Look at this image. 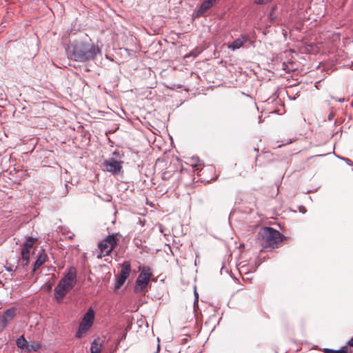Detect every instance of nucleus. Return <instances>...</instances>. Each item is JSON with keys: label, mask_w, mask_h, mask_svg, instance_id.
Listing matches in <instances>:
<instances>
[{"label": "nucleus", "mask_w": 353, "mask_h": 353, "mask_svg": "<svg viewBox=\"0 0 353 353\" xmlns=\"http://www.w3.org/2000/svg\"><path fill=\"white\" fill-rule=\"evenodd\" d=\"M77 270L74 267H70L67 273L59 281L54 288V297L57 302H60L64 296L72 289L76 283Z\"/></svg>", "instance_id": "nucleus-2"}, {"label": "nucleus", "mask_w": 353, "mask_h": 353, "mask_svg": "<svg viewBox=\"0 0 353 353\" xmlns=\"http://www.w3.org/2000/svg\"><path fill=\"white\" fill-rule=\"evenodd\" d=\"M194 294H195V301H194V307H195L196 305L197 304V302H198V299H199V296H198V294L196 293V292L195 291L194 292Z\"/></svg>", "instance_id": "nucleus-21"}, {"label": "nucleus", "mask_w": 353, "mask_h": 353, "mask_svg": "<svg viewBox=\"0 0 353 353\" xmlns=\"http://www.w3.org/2000/svg\"><path fill=\"white\" fill-rule=\"evenodd\" d=\"M117 235L118 234L109 235L99 243V254L97 256L98 258L108 256L112 251L117 243V239H116Z\"/></svg>", "instance_id": "nucleus-4"}, {"label": "nucleus", "mask_w": 353, "mask_h": 353, "mask_svg": "<svg viewBox=\"0 0 353 353\" xmlns=\"http://www.w3.org/2000/svg\"><path fill=\"white\" fill-rule=\"evenodd\" d=\"M130 270L131 266L130 262L125 261L121 265V270L119 276H124L125 279H128L130 275Z\"/></svg>", "instance_id": "nucleus-13"}, {"label": "nucleus", "mask_w": 353, "mask_h": 353, "mask_svg": "<svg viewBox=\"0 0 353 353\" xmlns=\"http://www.w3.org/2000/svg\"><path fill=\"white\" fill-rule=\"evenodd\" d=\"M17 312L18 309L17 307H11L6 310L1 317V323L6 325L11 321L15 317Z\"/></svg>", "instance_id": "nucleus-9"}, {"label": "nucleus", "mask_w": 353, "mask_h": 353, "mask_svg": "<svg viewBox=\"0 0 353 353\" xmlns=\"http://www.w3.org/2000/svg\"><path fill=\"white\" fill-rule=\"evenodd\" d=\"M47 258L48 256L45 252H43L41 254H40L34 262L32 272H34L37 269L41 266L46 261Z\"/></svg>", "instance_id": "nucleus-12"}, {"label": "nucleus", "mask_w": 353, "mask_h": 353, "mask_svg": "<svg viewBox=\"0 0 353 353\" xmlns=\"http://www.w3.org/2000/svg\"><path fill=\"white\" fill-rule=\"evenodd\" d=\"M30 253L26 251H21V257L19 260V263L23 267H26L28 265L30 261Z\"/></svg>", "instance_id": "nucleus-14"}, {"label": "nucleus", "mask_w": 353, "mask_h": 353, "mask_svg": "<svg viewBox=\"0 0 353 353\" xmlns=\"http://www.w3.org/2000/svg\"><path fill=\"white\" fill-rule=\"evenodd\" d=\"M248 40V36L241 35V37L236 39L232 43H230L228 47L232 50H236L241 48Z\"/></svg>", "instance_id": "nucleus-10"}, {"label": "nucleus", "mask_w": 353, "mask_h": 353, "mask_svg": "<svg viewBox=\"0 0 353 353\" xmlns=\"http://www.w3.org/2000/svg\"><path fill=\"white\" fill-rule=\"evenodd\" d=\"M281 241V233L272 228H262L258 233V241L263 248H274Z\"/></svg>", "instance_id": "nucleus-3"}, {"label": "nucleus", "mask_w": 353, "mask_h": 353, "mask_svg": "<svg viewBox=\"0 0 353 353\" xmlns=\"http://www.w3.org/2000/svg\"><path fill=\"white\" fill-rule=\"evenodd\" d=\"M94 319V313L92 309H89L85 314L80 323L79 331H88L92 326Z\"/></svg>", "instance_id": "nucleus-8"}, {"label": "nucleus", "mask_w": 353, "mask_h": 353, "mask_svg": "<svg viewBox=\"0 0 353 353\" xmlns=\"http://www.w3.org/2000/svg\"><path fill=\"white\" fill-rule=\"evenodd\" d=\"M82 332H77L76 337L79 339L81 337Z\"/></svg>", "instance_id": "nucleus-23"}, {"label": "nucleus", "mask_w": 353, "mask_h": 353, "mask_svg": "<svg viewBox=\"0 0 353 353\" xmlns=\"http://www.w3.org/2000/svg\"><path fill=\"white\" fill-rule=\"evenodd\" d=\"M151 276L152 272L150 268L148 267H144L136 281V285L134 287L135 292H140L147 287Z\"/></svg>", "instance_id": "nucleus-6"}, {"label": "nucleus", "mask_w": 353, "mask_h": 353, "mask_svg": "<svg viewBox=\"0 0 353 353\" xmlns=\"http://www.w3.org/2000/svg\"><path fill=\"white\" fill-rule=\"evenodd\" d=\"M18 347L26 352H38L41 349V345L37 342H28L21 336L17 340Z\"/></svg>", "instance_id": "nucleus-7"}, {"label": "nucleus", "mask_w": 353, "mask_h": 353, "mask_svg": "<svg viewBox=\"0 0 353 353\" xmlns=\"http://www.w3.org/2000/svg\"><path fill=\"white\" fill-rule=\"evenodd\" d=\"M113 156L115 157H111L105 160L102 165L104 170L117 174L122 169L123 162L121 160L117 159V157L119 156L118 152H113Z\"/></svg>", "instance_id": "nucleus-5"}, {"label": "nucleus", "mask_w": 353, "mask_h": 353, "mask_svg": "<svg viewBox=\"0 0 353 353\" xmlns=\"http://www.w3.org/2000/svg\"><path fill=\"white\" fill-rule=\"evenodd\" d=\"M341 160L344 161L347 165L353 166V162L351 159L345 157H339Z\"/></svg>", "instance_id": "nucleus-19"}, {"label": "nucleus", "mask_w": 353, "mask_h": 353, "mask_svg": "<svg viewBox=\"0 0 353 353\" xmlns=\"http://www.w3.org/2000/svg\"><path fill=\"white\" fill-rule=\"evenodd\" d=\"M126 279H125L124 276H118L114 286V290H118L124 284Z\"/></svg>", "instance_id": "nucleus-18"}, {"label": "nucleus", "mask_w": 353, "mask_h": 353, "mask_svg": "<svg viewBox=\"0 0 353 353\" xmlns=\"http://www.w3.org/2000/svg\"><path fill=\"white\" fill-rule=\"evenodd\" d=\"M324 352L325 353H350L349 352V348L347 345L343 347L341 350H332V349H325Z\"/></svg>", "instance_id": "nucleus-17"}, {"label": "nucleus", "mask_w": 353, "mask_h": 353, "mask_svg": "<svg viewBox=\"0 0 353 353\" xmlns=\"http://www.w3.org/2000/svg\"><path fill=\"white\" fill-rule=\"evenodd\" d=\"M339 101L340 102H343V101H344V99H340Z\"/></svg>", "instance_id": "nucleus-24"}, {"label": "nucleus", "mask_w": 353, "mask_h": 353, "mask_svg": "<svg viewBox=\"0 0 353 353\" xmlns=\"http://www.w3.org/2000/svg\"><path fill=\"white\" fill-rule=\"evenodd\" d=\"M101 348V342L99 338L93 341L91 345V353H100Z\"/></svg>", "instance_id": "nucleus-15"}, {"label": "nucleus", "mask_w": 353, "mask_h": 353, "mask_svg": "<svg viewBox=\"0 0 353 353\" xmlns=\"http://www.w3.org/2000/svg\"><path fill=\"white\" fill-rule=\"evenodd\" d=\"M348 345L353 347V337L348 341Z\"/></svg>", "instance_id": "nucleus-22"}, {"label": "nucleus", "mask_w": 353, "mask_h": 353, "mask_svg": "<svg viewBox=\"0 0 353 353\" xmlns=\"http://www.w3.org/2000/svg\"><path fill=\"white\" fill-rule=\"evenodd\" d=\"M216 0H205L201 4L199 12L200 13H203L206 12L208 9H210Z\"/></svg>", "instance_id": "nucleus-16"}, {"label": "nucleus", "mask_w": 353, "mask_h": 353, "mask_svg": "<svg viewBox=\"0 0 353 353\" xmlns=\"http://www.w3.org/2000/svg\"><path fill=\"white\" fill-rule=\"evenodd\" d=\"M37 241V239L32 237H28L25 242L22 244L21 251H26L31 252V250Z\"/></svg>", "instance_id": "nucleus-11"}, {"label": "nucleus", "mask_w": 353, "mask_h": 353, "mask_svg": "<svg viewBox=\"0 0 353 353\" xmlns=\"http://www.w3.org/2000/svg\"><path fill=\"white\" fill-rule=\"evenodd\" d=\"M101 53V49L90 41H74L67 48L70 59L82 63L93 61Z\"/></svg>", "instance_id": "nucleus-1"}, {"label": "nucleus", "mask_w": 353, "mask_h": 353, "mask_svg": "<svg viewBox=\"0 0 353 353\" xmlns=\"http://www.w3.org/2000/svg\"><path fill=\"white\" fill-rule=\"evenodd\" d=\"M159 345H158V346H157V350L156 353H157V352H159Z\"/></svg>", "instance_id": "nucleus-25"}, {"label": "nucleus", "mask_w": 353, "mask_h": 353, "mask_svg": "<svg viewBox=\"0 0 353 353\" xmlns=\"http://www.w3.org/2000/svg\"><path fill=\"white\" fill-rule=\"evenodd\" d=\"M272 0H255L256 4H266L270 2Z\"/></svg>", "instance_id": "nucleus-20"}]
</instances>
